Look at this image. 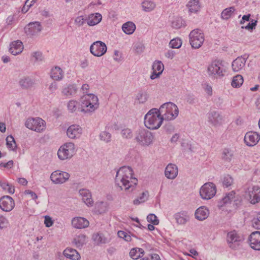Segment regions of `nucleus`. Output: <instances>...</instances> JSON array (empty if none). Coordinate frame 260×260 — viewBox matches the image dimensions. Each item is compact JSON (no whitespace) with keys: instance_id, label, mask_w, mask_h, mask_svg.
I'll use <instances>...</instances> for the list:
<instances>
[{"instance_id":"22","label":"nucleus","mask_w":260,"mask_h":260,"mask_svg":"<svg viewBox=\"0 0 260 260\" xmlns=\"http://www.w3.org/2000/svg\"><path fill=\"white\" fill-rule=\"evenodd\" d=\"M82 133V128L79 125L70 126L67 131V135L71 139L79 138Z\"/></svg>"},{"instance_id":"34","label":"nucleus","mask_w":260,"mask_h":260,"mask_svg":"<svg viewBox=\"0 0 260 260\" xmlns=\"http://www.w3.org/2000/svg\"><path fill=\"white\" fill-rule=\"evenodd\" d=\"M102 16L101 14L96 13L95 14H91L87 21L88 25L94 26L98 24L102 20Z\"/></svg>"},{"instance_id":"58","label":"nucleus","mask_w":260,"mask_h":260,"mask_svg":"<svg viewBox=\"0 0 260 260\" xmlns=\"http://www.w3.org/2000/svg\"><path fill=\"white\" fill-rule=\"evenodd\" d=\"M134 48L137 53L140 54L143 52L144 47L143 44L139 43L135 45Z\"/></svg>"},{"instance_id":"33","label":"nucleus","mask_w":260,"mask_h":260,"mask_svg":"<svg viewBox=\"0 0 260 260\" xmlns=\"http://www.w3.org/2000/svg\"><path fill=\"white\" fill-rule=\"evenodd\" d=\"M235 192L232 191L229 193L226 194L225 196L223 198L219 203V206L222 207L228 204H232L233 200L235 198Z\"/></svg>"},{"instance_id":"61","label":"nucleus","mask_w":260,"mask_h":260,"mask_svg":"<svg viewBox=\"0 0 260 260\" xmlns=\"http://www.w3.org/2000/svg\"><path fill=\"white\" fill-rule=\"evenodd\" d=\"M203 88L208 95L210 96L212 94V88L210 85L205 84Z\"/></svg>"},{"instance_id":"31","label":"nucleus","mask_w":260,"mask_h":260,"mask_svg":"<svg viewBox=\"0 0 260 260\" xmlns=\"http://www.w3.org/2000/svg\"><path fill=\"white\" fill-rule=\"evenodd\" d=\"M175 218L177 223L185 224L189 220V216L186 212L183 211L175 214Z\"/></svg>"},{"instance_id":"4","label":"nucleus","mask_w":260,"mask_h":260,"mask_svg":"<svg viewBox=\"0 0 260 260\" xmlns=\"http://www.w3.org/2000/svg\"><path fill=\"white\" fill-rule=\"evenodd\" d=\"M159 113L163 120H171L175 119L178 115V108L174 103L168 102L162 105L159 109Z\"/></svg>"},{"instance_id":"64","label":"nucleus","mask_w":260,"mask_h":260,"mask_svg":"<svg viewBox=\"0 0 260 260\" xmlns=\"http://www.w3.org/2000/svg\"><path fill=\"white\" fill-rule=\"evenodd\" d=\"M13 166V161L9 160L7 163L1 162L0 164V167H4L6 168H11Z\"/></svg>"},{"instance_id":"60","label":"nucleus","mask_w":260,"mask_h":260,"mask_svg":"<svg viewBox=\"0 0 260 260\" xmlns=\"http://www.w3.org/2000/svg\"><path fill=\"white\" fill-rule=\"evenodd\" d=\"M53 222L52 219L48 216L45 217L44 224L46 227H50L52 225Z\"/></svg>"},{"instance_id":"17","label":"nucleus","mask_w":260,"mask_h":260,"mask_svg":"<svg viewBox=\"0 0 260 260\" xmlns=\"http://www.w3.org/2000/svg\"><path fill=\"white\" fill-rule=\"evenodd\" d=\"M250 247L256 250H260V232H252L248 238Z\"/></svg>"},{"instance_id":"49","label":"nucleus","mask_w":260,"mask_h":260,"mask_svg":"<svg viewBox=\"0 0 260 260\" xmlns=\"http://www.w3.org/2000/svg\"><path fill=\"white\" fill-rule=\"evenodd\" d=\"M222 185L225 187L230 186L233 183V179L229 175H225L222 179Z\"/></svg>"},{"instance_id":"50","label":"nucleus","mask_w":260,"mask_h":260,"mask_svg":"<svg viewBox=\"0 0 260 260\" xmlns=\"http://www.w3.org/2000/svg\"><path fill=\"white\" fill-rule=\"evenodd\" d=\"M121 135L124 139H131L133 136L132 129L128 128H123L121 131Z\"/></svg>"},{"instance_id":"6","label":"nucleus","mask_w":260,"mask_h":260,"mask_svg":"<svg viewBox=\"0 0 260 260\" xmlns=\"http://www.w3.org/2000/svg\"><path fill=\"white\" fill-rule=\"evenodd\" d=\"M244 190L245 197L250 203L255 204L260 201V187L258 186L247 183L244 186Z\"/></svg>"},{"instance_id":"63","label":"nucleus","mask_w":260,"mask_h":260,"mask_svg":"<svg viewBox=\"0 0 260 260\" xmlns=\"http://www.w3.org/2000/svg\"><path fill=\"white\" fill-rule=\"evenodd\" d=\"M252 225L253 228L256 229H260V221L258 219L254 218L252 220Z\"/></svg>"},{"instance_id":"11","label":"nucleus","mask_w":260,"mask_h":260,"mask_svg":"<svg viewBox=\"0 0 260 260\" xmlns=\"http://www.w3.org/2000/svg\"><path fill=\"white\" fill-rule=\"evenodd\" d=\"M242 236L239 235L235 231L228 233L227 235V242L229 247L233 249H237L243 241Z\"/></svg>"},{"instance_id":"15","label":"nucleus","mask_w":260,"mask_h":260,"mask_svg":"<svg viewBox=\"0 0 260 260\" xmlns=\"http://www.w3.org/2000/svg\"><path fill=\"white\" fill-rule=\"evenodd\" d=\"M14 207V201L10 196H4L0 198V208L3 211L10 212Z\"/></svg>"},{"instance_id":"13","label":"nucleus","mask_w":260,"mask_h":260,"mask_svg":"<svg viewBox=\"0 0 260 260\" xmlns=\"http://www.w3.org/2000/svg\"><path fill=\"white\" fill-rule=\"evenodd\" d=\"M107 49L105 43L100 41L93 42L90 47L91 53L97 57H100L105 54Z\"/></svg>"},{"instance_id":"1","label":"nucleus","mask_w":260,"mask_h":260,"mask_svg":"<svg viewBox=\"0 0 260 260\" xmlns=\"http://www.w3.org/2000/svg\"><path fill=\"white\" fill-rule=\"evenodd\" d=\"M98 98L93 94H88L83 96L81 99V104L74 100L70 101L67 105L68 110L71 113L79 110L87 113L92 112L99 107Z\"/></svg>"},{"instance_id":"8","label":"nucleus","mask_w":260,"mask_h":260,"mask_svg":"<svg viewBox=\"0 0 260 260\" xmlns=\"http://www.w3.org/2000/svg\"><path fill=\"white\" fill-rule=\"evenodd\" d=\"M189 38L190 44L194 49L201 47L205 40L204 34L199 29H194L191 31Z\"/></svg>"},{"instance_id":"12","label":"nucleus","mask_w":260,"mask_h":260,"mask_svg":"<svg viewBox=\"0 0 260 260\" xmlns=\"http://www.w3.org/2000/svg\"><path fill=\"white\" fill-rule=\"evenodd\" d=\"M25 126L29 129L41 132L45 129V121L41 118H28L25 122Z\"/></svg>"},{"instance_id":"48","label":"nucleus","mask_w":260,"mask_h":260,"mask_svg":"<svg viewBox=\"0 0 260 260\" xmlns=\"http://www.w3.org/2000/svg\"><path fill=\"white\" fill-rule=\"evenodd\" d=\"M0 186L5 190H7L9 193L13 194L15 192L14 187L5 182H0Z\"/></svg>"},{"instance_id":"55","label":"nucleus","mask_w":260,"mask_h":260,"mask_svg":"<svg viewBox=\"0 0 260 260\" xmlns=\"http://www.w3.org/2000/svg\"><path fill=\"white\" fill-rule=\"evenodd\" d=\"M241 202H242V199H241V197H240L238 195L236 196V193H235V198H234V200H233V202H232V204L233 205V206L234 208L238 207L240 205H241Z\"/></svg>"},{"instance_id":"44","label":"nucleus","mask_w":260,"mask_h":260,"mask_svg":"<svg viewBox=\"0 0 260 260\" xmlns=\"http://www.w3.org/2000/svg\"><path fill=\"white\" fill-rule=\"evenodd\" d=\"M184 25V21L181 17H176L172 22V26L175 29L180 28Z\"/></svg>"},{"instance_id":"24","label":"nucleus","mask_w":260,"mask_h":260,"mask_svg":"<svg viewBox=\"0 0 260 260\" xmlns=\"http://www.w3.org/2000/svg\"><path fill=\"white\" fill-rule=\"evenodd\" d=\"M10 46L9 51L14 55L21 53L23 49L22 43L20 40L12 42Z\"/></svg>"},{"instance_id":"45","label":"nucleus","mask_w":260,"mask_h":260,"mask_svg":"<svg viewBox=\"0 0 260 260\" xmlns=\"http://www.w3.org/2000/svg\"><path fill=\"white\" fill-rule=\"evenodd\" d=\"M149 95L146 91H141L137 95V100L140 104L145 103L148 100Z\"/></svg>"},{"instance_id":"18","label":"nucleus","mask_w":260,"mask_h":260,"mask_svg":"<svg viewBox=\"0 0 260 260\" xmlns=\"http://www.w3.org/2000/svg\"><path fill=\"white\" fill-rule=\"evenodd\" d=\"M208 121L213 126H218L222 122V117L217 111H210L208 114Z\"/></svg>"},{"instance_id":"42","label":"nucleus","mask_w":260,"mask_h":260,"mask_svg":"<svg viewBox=\"0 0 260 260\" xmlns=\"http://www.w3.org/2000/svg\"><path fill=\"white\" fill-rule=\"evenodd\" d=\"M7 146L8 148L11 149L13 151H15L16 148V144L14 137L11 136H8L6 138Z\"/></svg>"},{"instance_id":"9","label":"nucleus","mask_w":260,"mask_h":260,"mask_svg":"<svg viewBox=\"0 0 260 260\" xmlns=\"http://www.w3.org/2000/svg\"><path fill=\"white\" fill-rule=\"evenodd\" d=\"M207 71L210 76L221 77L226 72V68L221 61L215 60L208 66Z\"/></svg>"},{"instance_id":"27","label":"nucleus","mask_w":260,"mask_h":260,"mask_svg":"<svg viewBox=\"0 0 260 260\" xmlns=\"http://www.w3.org/2000/svg\"><path fill=\"white\" fill-rule=\"evenodd\" d=\"M50 77L54 81H60L64 77V72L59 67L56 66L53 68L50 71Z\"/></svg>"},{"instance_id":"16","label":"nucleus","mask_w":260,"mask_h":260,"mask_svg":"<svg viewBox=\"0 0 260 260\" xmlns=\"http://www.w3.org/2000/svg\"><path fill=\"white\" fill-rule=\"evenodd\" d=\"M260 140V135L256 132H247L244 137V142L248 146H255Z\"/></svg>"},{"instance_id":"14","label":"nucleus","mask_w":260,"mask_h":260,"mask_svg":"<svg viewBox=\"0 0 260 260\" xmlns=\"http://www.w3.org/2000/svg\"><path fill=\"white\" fill-rule=\"evenodd\" d=\"M70 176L67 172L57 170L52 173L50 179L55 184H62L69 179Z\"/></svg>"},{"instance_id":"39","label":"nucleus","mask_w":260,"mask_h":260,"mask_svg":"<svg viewBox=\"0 0 260 260\" xmlns=\"http://www.w3.org/2000/svg\"><path fill=\"white\" fill-rule=\"evenodd\" d=\"M243 83V77L240 75H237L234 77L231 82V85L233 87H240Z\"/></svg>"},{"instance_id":"23","label":"nucleus","mask_w":260,"mask_h":260,"mask_svg":"<svg viewBox=\"0 0 260 260\" xmlns=\"http://www.w3.org/2000/svg\"><path fill=\"white\" fill-rule=\"evenodd\" d=\"M178 173V170L177 166L169 164L165 169V175L168 179H174L177 177Z\"/></svg>"},{"instance_id":"52","label":"nucleus","mask_w":260,"mask_h":260,"mask_svg":"<svg viewBox=\"0 0 260 260\" xmlns=\"http://www.w3.org/2000/svg\"><path fill=\"white\" fill-rule=\"evenodd\" d=\"M117 235L119 238L124 239L127 242H129L132 240L131 236L124 231H119L118 232Z\"/></svg>"},{"instance_id":"41","label":"nucleus","mask_w":260,"mask_h":260,"mask_svg":"<svg viewBox=\"0 0 260 260\" xmlns=\"http://www.w3.org/2000/svg\"><path fill=\"white\" fill-rule=\"evenodd\" d=\"M143 10L145 12H150L155 7V4L150 1H145L142 3Z\"/></svg>"},{"instance_id":"30","label":"nucleus","mask_w":260,"mask_h":260,"mask_svg":"<svg viewBox=\"0 0 260 260\" xmlns=\"http://www.w3.org/2000/svg\"><path fill=\"white\" fill-rule=\"evenodd\" d=\"M190 13H196L201 9V5L199 0H190L186 4Z\"/></svg>"},{"instance_id":"59","label":"nucleus","mask_w":260,"mask_h":260,"mask_svg":"<svg viewBox=\"0 0 260 260\" xmlns=\"http://www.w3.org/2000/svg\"><path fill=\"white\" fill-rule=\"evenodd\" d=\"M75 23L78 26H81L84 24L85 20L82 16H79L75 19Z\"/></svg>"},{"instance_id":"2","label":"nucleus","mask_w":260,"mask_h":260,"mask_svg":"<svg viewBox=\"0 0 260 260\" xmlns=\"http://www.w3.org/2000/svg\"><path fill=\"white\" fill-rule=\"evenodd\" d=\"M133 171L129 167L123 166L117 172L115 177L116 184L121 190H125L131 188L133 190L137 184V179L133 177Z\"/></svg>"},{"instance_id":"19","label":"nucleus","mask_w":260,"mask_h":260,"mask_svg":"<svg viewBox=\"0 0 260 260\" xmlns=\"http://www.w3.org/2000/svg\"><path fill=\"white\" fill-rule=\"evenodd\" d=\"M42 29V27L40 22L38 21L30 22L25 28L26 32L30 36L38 34L41 31Z\"/></svg>"},{"instance_id":"57","label":"nucleus","mask_w":260,"mask_h":260,"mask_svg":"<svg viewBox=\"0 0 260 260\" xmlns=\"http://www.w3.org/2000/svg\"><path fill=\"white\" fill-rule=\"evenodd\" d=\"M129 255L134 259H137L139 257H141V255H139L138 252L137 251V248H135L132 249L130 252Z\"/></svg>"},{"instance_id":"25","label":"nucleus","mask_w":260,"mask_h":260,"mask_svg":"<svg viewBox=\"0 0 260 260\" xmlns=\"http://www.w3.org/2000/svg\"><path fill=\"white\" fill-rule=\"evenodd\" d=\"M19 85L22 89H28L35 85V81L29 77H23L19 81Z\"/></svg>"},{"instance_id":"28","label":"nucleus","mask_w":260,"mask_h":260,"mask_svg":"<svg viewBox=\"0 0 260 260\" xmlns=\"http://www.w3.org/2000/svg\"><path fill=\"white\" fill-rule=\"evenodd\" d=\"M79 195L82 198V200L88 206H92L93 200L91 198V195L88 190L85 189H80L79 191Z\"/></svg>"},{"instance_id":"26","label":"nucleus","mask_w":260,"mask_h":260,"mask_svg":"<svg viewBox=\"0 0 260 260\" xmlns=\"http://www.w3.org/2000/svg\"><path fill=\"white\" fill-rule=\"evenodd\" d=\"M78 87L76 84H69L63 87L61 93L66 96H71L75 95L77 92Z\"/></svg>"},{"instance_id":"53","label":"nucleus","mask_w":260,"mask_h":260,"mask_svg":"<svg viewBox=\"0 0 260 260\" xmlns=\"http://www.w3.org/2000/svg\"><path fill=\"white\" fill-rule=\"evenodd\" d=\"M147 220L153 225H157L159 223V220L154 214H149L147 217Z\"/></svg>"},{"instance_id":"3","label":"nucleus","mask_w":260,"mask_h":260,"mask_svg":"<svg viewBox=\"0 0 260 260\" xmlns=\"http://www.w3.org/2000/svg\"><path fill=\"white\" fill-rule=\"evenodd\" d=\"M163 117H161L158 109L153 108L150 110L144 117V124L150 129H157L161 125Z\"/></svg>"},{"instance_id":"32","label":"nucleus","mask_w":260,"mask_h":260,"mask_svg":"<svg viewBox=\"0 0 260 260\" xmlns=\"http://www.w3.org/2000/svg\"><path fill=\"white\" fill-rule=\"evenodd\" d=\"M209 215V211L204 207L199 208L195 212V217L199 220H203L206 219Z\"/></svg>"},{"instance_id":"35","label":"nucleus","mask_w":260,"mask_h":260,"mask_svg":"<svg viewBox=\"0 0 260 260\" xmlns=\"http://www.w3.org/2000/svg\"><path fill=\"white\" fill-rule=\"evenodd\" d=\"M135 24L131 21H128L122 25V29L124 33L127 35L133 34L136 29Z\"/></svg>"},{"instance_id":"36","label":"nucleus","mask_w":260,"mask_h":260,"mask_svg":"<svg viewBox=\"0 0 260 260\" xmlns=\"http://www.w3.org/2000/svg\"><path fill=\"white\" fill-rule=\"evenodd\" d=\"M92 240L96 244H106L108 242V240L102 233H97L93 234Z\"/></svg>"},{"instance_id":"5","label":"nucleus","mask_w":260,"mask_h":260,"mask_svg":"<svg viewBox=\"0 0 260 260\" xmlns=\"http://www.w3.org/2000/svg\"><path fill=\"white\" fill-rule=\"evenodd\" d=\"M154 137L152 133L145 128L138 129L135 135V140L142 146H148L152 143Z\"/></svg>"},{"instance_id":"20","label":"nucleus","mask_w":260,"mask_h":260,"mask_svg":"<svg viewBox=\"0 0 260 260\" xmlns=\"http://www.w3.org/2000/svg\"><path fill=\"white\" fill-rule=\"evenodd\" d=\"M248 56L246 55L238 57L232 62V67L234 72H239L241 71L245 65L246 61Z\"/></svg>"},{"instance_id":"54","label":"nucleus","mask_w":260,"mask_h":260,"mask_svg":"<svg viewBox=\"0 0 260 260\" xmlns=\"http://www.w3.org/2000/svg\"><path fill=\"white\" fill-rule=\"evenodd\" d=\"M9 225L8 219L4 216L0 215V230L6 229Z\"/></svg>"},{"instance_id":"40","label":"nucleus","mask_w":260,"mask_h":260,"mask_svg":"<svg viewBox=\"0 0 260 260\" xmlns=\"http://www.w3.org/2000/svg\"><path fill=\"white\" fill-rule=\"evenodd\" d=\"M148 191H145L143 192L139 197L133 201L134 204L138 205L141 203L145 202L148 200Z\"/></svg>"},{"instance_id":"29","label":"nucleus","mask_w":260,"mask_h":260,"mask_svg":"<svg viewBox=\"0 0 260 260\" xmlns=\"http://www.w3.org/2000/svg\"><path fill=\"white\" fill-rule=\"evenodd\" d=\"M63 254L67 258L72 260H79L80 255L78 251L73 248H67L63 252Z\"/></svg>"},{"instance_id":"37","label":"nucleus","mask_w":260,"mask_h":260,"mask_svg":"<svg viewBox=\"0 0 260 260\" xmlns=\"http://www.w3.org/2000/svg\"><path fill=\"white\" fill-rule=\"evenodd\" d=\"M86 236L83 234H80L77 236L73 240V243L77 247H81L86 242Z\"/></svg>"},{"instance_id":"10","label":"nucleus","mask_w":260,"mask_h":260,"mask_svg":"<svg viewBox=\"0 0 260 260\" xmlns=\"http://www.w3.org/2000/svg\"><path fill=\"white\" fill-rule=\"evenodd\" d=\"M216 185L212 182L205 183L200 188V194L204 200H209L216 194Z\"/></svg>"},{"instance_id":"7","label":"nucleus","mask_w":260,"mask_h":260,"mask_svg":"<svg viewBox=\"0 0 260 260\" xmlns=\"http://www.w3.org/2000/svg\"><path fill=\"white\" fill-rule=\"evenodd\" d=\"M76 153L75 145L73 143H66L61 146L57 152L58 158L65 160L71 158Z\"/></svg>"},{"instance_id":"47","label":"nucleus","mask_w":260,"mask_h":260,"mask_svg":"<svg viewBox=\"0 0 260 260\" xmlns=\"http://www.w3.org/2000/svg\"><path fill=\"white\" fill-rule=\"evenodd\" d=\"M99 137L100 140L105 143H109L111 141V134L108 132L102 131L100 133Z\"/></svg>"},{"instance_id":"56","label":"nucleus","mask_w":260,"mask_h":260,"mask_svg":"<svg viewBox=\"0 0 260 260\" xmlns=\"http://www.w3.org/2000/svg\"><path fill=\"white\" fill-rule=\"evenodd\" d=\"M257 21L255 20L253 21V20L251 21V23H249L246 26H241V28L242 29H246L249 30H252L253 29L255 28V26L256 25Z\"/></svg>"},{"instance_id":"51","label":"nucleus","mask_w":260,"mask_h":260,"mask_svg":"<svg viewBox=\"0 0 260 260\" xmlns=\"http://www.w3.org/2000/svg\"><path fill=\"white\" fill-rule=\"evenodd\" d=\"M169 44L171 48L177 49L181 46L182 41L179 38L174 39L171 40Z\"/></svg>"},{"instance_id":"38","label":"nucleus","mask_w":260,"mask_h":260,"mask_svg":"<svg viewBox=\"0 0 260 260\" xmlns=\"http://www.w3.org/2000/svg\"><path fill=\"white\" fill-rule=\"evenodd\" d=\"M221 157L224 161L230 162L234 157L233 152L229 148H224L222 150Z\"/></svg>"},{"instance_id":"43","label":"nucleus","mask_w":260,"mask_h":260,"mask_svg":"<svg viewBox=\"0 0 260 260\" xmlns=\"http://www.w3.org/2000/svg\"><path fill=\"white\" fill-rule=\"evenodd\" d=\"M235 11V8L233 7L228 8L223 10L221 16L223 19H228L231 17L232 13Z\"/></svg>"},{"instance_id":"62","label":"nucleus","mask_w":260,"mask_h":260,"mask_svg":"<svg viewBox=\"0 0 260 260\" xmlns=\"http://www.w3.org/2000/svg\"><path fill=\"white\" fill-rule=\"evenodd\" d=\"M57 84L55 82H53L50 84L48 88L51 93H53L57 90Z\"/></svg>"},{"instance_id":"21","label":"nucleus","mask_w":260,"mask_h":260,"mask_svg":"<svg viewBox=\"0 0 260 260\" xmlns=\"http://www.w3.org/2000/svg\"><path fill=\"white\" fill-rule=\"evenodd\" d=\"M72 224L76 229H84L89 226V222L86 218L81 217H74L72 220Z\"/></svg>"},{"instance_id":"46","label":"nucleus","mask_w":260,"mask_h":260,"mask_svg":"<svg viewBox=\"0 0 260 260\" xmlns=\"http://www.w3.org/2000/svg\"><path fill=\"white\" fill-rule=\"evenodd\" d=\"M152 69L153 71H156L161 74L164 69V66L161 61H155L152 64Z\"/></svg>"}]
</instances>
